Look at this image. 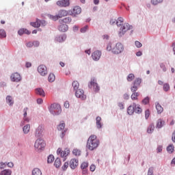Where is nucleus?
Masks as SVG:
<instances>
[{"label":"nucleus","instance_id":"49530a36","mask_svg":"<svg viewBox=\"0 0 175 175\" xmlns=\"http://www.w3.org/2000/svg\"><path fill=\"white\" fill-rule=\"evenodd\" d=\"M135 79V75L129 74L127 77L128 81H132Z\"/></svg>","mask_w":175,"mask_h":175},{"label":"nucleus","instance_id":"58836bf2","mask_svg":"<svg viewBox=\"0 0 175 175\" xmlns=\"http://www.w3.org/2000/svg\"><path fill=\"white\" fill-rule=\"evenodd\" d=\"M140 84H142V79L137 78L135 80L133 85H137V87H139Z\"/></svg>","mask_w":175,"mask_h":175},{"label":"nucleus","instance_id":"680f3d73","mask_svg":"<svg viewBox=\"0 0 175 175\" xmlns=\"http://www.w3.org/2000/svg\"><path fill=\"white\" fill-rule=\"evenodd\" d=\"M95 169H96V167L95 166V165H90V171L91 172H95Z\"/></svg>","mask_w":175,"mask_h":175},{"label":"nucleus","instance_id":"864d4df0","mask_svg":"<svg viewBox=\"0 0 175 175\" xmlns=\"http://www.w3.org/2000/svg\"><path fill=\"white\" fill-rule=\"evenodd\" d=\"M154 173V167H150L148 172V175H152Z\"/></svg>","mask_w":175,"mask_h":175},{"label":"nucleus","instance_id":"338daca9","mask_svg":"<svg viewBox=\"0 0 175 175\" xmlns=\"http://www.w3.org/2000/svg\"><path fill=\"white\" fill-rule=\"evenodd\" d=\"M27 47H33V42H27Z\"/></svg>","mask_w":175,"mask_h":175},{"label":"nucleus","instance_id":"ea45409f","mask_svg":"<svg viewBox=\"0 0 175 175\" xmlns=\"http://www.w3.org/2000/svg\"><path fill=\"white\" fill-rule=\"evenodd\" d=\"M31 126H29V124H27L25 126H24L23 127V132L24 133L27 134L29 132V129H30Z\"/></svg>","mask_w":175,"mask_h":175},{"label":"nucleus","instance_id":"79ce46f5","mask_svg":"<svg viewBox=\"0 0 175 175\" xmlns=\"http://www.w3.org/2000/svg\"><path fill=\"white\" fill-rule=\"evenodd\" d=\"M137 96H139V92H135L131 95L132 100H137Z\"/></svg>","mask_w":175,"mask_h":175},{"label":"nucleus","instance_id":"dca6fc26","mask_svg":"<svg viewBox=\"0 0 175 175\" xmlns=\"http://www.w3.org/2000/svg\"><path fill=\"white\" fill-rule=\"evenodd\" d=\"M58 131H62V137H64L65 136V132L66 131V129H65V122H62L59 125L57 126Z\"/></svg>","mask_w":175,"mask_h":175},{"label":"nucleus","instance_id":"e2e57ef3","mask_svg":"<svg viewBox=\"0 0 175 175\" xmlns=\"http://www.w3.org/2000/svg\"><path fill=\"white\" fill-rule=\"evenodd\" d=\"M7 166L8 167H13L14 166V164L12 162H9L7 163Z\"/></svg>","mask_w":175,"mask_h":175},{"label":"nucleus","instance_id":"0eeeda50","mask_svg":"<svg viewBox=\"0 0 175 175\" xmlns=\"http://www.w3.org/2000/svg\"><path fill=\"white\" fill-rule=\"evenodd\" d=\"M89 88H93L95 92H98L100 90L99 85H98V83H96V79H93L91 80L89 84Z\"/></svg>","mask_w":175,"mask_h":175},{"label":"nucleus","instance_id":"4c0bfd02","mask_svg":"<svg viewBox=\"0 0 175 175\" xmlns=\"http://www.w3.org/2000/svg\"><path fill=\"white\" fill-rule=\"evenodd\" d=\"M122 23H124V18H122V17L118 18L116 21V25L118 27L122 25Z\"/></svg>","mask_w":175,"mask_h":175},{"label":"nucleus","instance_id":"cd10ccee","mask_svg":"<svg viewBox=\"0 0 175 175\" xmlns=\"http://www.w3.org/2000/svg\"><path fill=\"white\" fill-rule=\"evenodd\" d=\"M72 154L75 157H80V155H81V150H80L79 149L75 148L72 150Z\"/></svg>","mask_w":175,"mask_h":175},{"label":"nucleus","instance_id":"a18cd8bd","mask_svg":"<svg viewBox=\"0 0 175 175\" xmlns=\"http://www.w3.org/2000/svg\"><path fill=\"white\" fill-rule=\"evenodd\" d=\"M143 105H148L150 103V97H146L142 100Z\"/></svg>","mask_w":175,"mask_h":175},{"label":"nucleus","instance_id":"f8f14e48","mask_svg":"<svg viewBox=\"0 0 175 175\" xmlns=\"http://www.w3.org/2000/svg\"><path fill=\"white\" fill-rule=\"evenodd\" d=\"M81 13V8L79 5H75L72 10L71 16H73L74 17H76L78 14H80Z\"/></svg>","mask_w":175,"mask_h":175},{"label":"nucleus","instance_id":"8fccbe9b","mask_svg":"<svg viewBox=\"0 0 175 175\" xmlns=\"http://www.w3.org/2000/svg\"><path fill=\"white\" fill-rule=\"evenodd\" d=\"M163 0H152L151 3H152V5H158V3H161V2H163Z\"/></svg>","mask_w":175,"mask_h":175},{"label":"nucleus","instance_id":"4468645a","mask_svg":"<svg viewBox=\"0 0 175 175\" xmlns=\"http://www.w3.org/2000/svg\"><path fill=\"white\" fill-rule=\"evenodd\" d=\"M67 16H69V11L66 10H60L57 12V17H59V18H62L63 17H66Z\"/></svg>","mask_w":175,"mask_h":175},{"label":"nucleus","instance_id":"13d9d810","mask_svg":"<svg viewBox=\"0 0 175 175\" xmlns=\"http://www.w3.org/2000/svg\"><path fill=\"white\" fill-rule=\"evenodd\" d=\"M6 165L7 163H3V162H1L0 163V169H5V167H6Z\"/></svg>","mask_w":175,"mask_h":175},{"label":"nucleus","instance_id":"ddd939ff","mask_svg":"<svg viewBox=\"0 0 175 175\" xmlns=\"http://www.w3.org/2000/svg\"><path fill=\"white\" fill-rule=\"evenodd\" d=\"M69 166L70 169L75 170L79 166V159H72L70 161Z\"/></svg>","mask_w":175,"mask_h":175},{"label":"nucleus","instance_id":"f257e3e1","mask_svg":"<svg viewBox=\"0 0 175 175\" xmlns=\"http://www.w3.org/2000/svg\"><path fill=\"white\" fill-rule=\"evenodd\" d=\"M99 146V139H98L96 135H92L88 139L86 147L90 151H94V150L98 148Z\"/></svg>","mask_w":175,"mask_h":175},{"label":"nucleus","instance_id":"4d7b16f0","mask_svg":"<svg viewBox=\"0 0 175 175\" xmlns=\"http://www.w3.org/2000/svg\"><path fill=\"white\" fill-rule=\"evenodd\" d=\"M145 117H146V119L148 120V117H150V110L149 109H147L146 111H145Z\"/></svg>","mask_w":175,"mask_h":175},{"label":"nucleus","instance_id":"1a4fd4ad","mask_svg":"<svg viewBox=\"0 0 175 175\" xmlns=\"http://www.w3.org/2000/svg\"><path fill=\"white\" fill-rule=\"evenodd\" d=\"M75 96L77 98H79V99H81L82 100H84L87 98V96L84 94V90L79 89L75 92Z\"/></svg>","mask_w":175,"mask_h":175},{"label":"nucleus","instance_id":"a878e982","mask_svg":"<svg viewBox=\"0 0 175 175\" xmlns=\"http://www.w3.org/2000/svg\"><path fill=\"white\" fill-rule=\"evenodd\" d=\"M163 125H165V121L162 120V119H159L157 122V128L161 129Z\"/></svg>","mask_w":175,"mask_h":175},{"label":"nucleus","instance_id":"c03bdc74","mask_svg":"<svg viewBox=\"0 0 175 175\" xmlns=\"http://www.w3.org/2000/svg\"><path fill=\"white\" fill-rule=\"evenodd\" d=\"M88 167V162H83L81 165V169L84 170V169H87Z\"/></svg>","mask_w":175,"mask_h":175},{"label":"nucleus","instance_id":"393cba45","mask_svg":"<svg viewBox=\"0 0 175 175\" xmlns=\"http://www.w3.org/2000/svg\"><path fill=\"white\" fill-rule=\"evenodd\" d=\"M96 126H97L98 129H100V128H102V123H101L102 118L98 116L96 118Z\"/></svg>","mask_w":175,"mask_h":175},{"label":"nucleus","instance_id":"6e6d98bb","mask_svg":"<svg viewBox=\"0 0 175 175\" xmlns=\"http://www.w3.org/2000/svg\"><path fill=\"white\" fill-rule=\"evenodd\" d=\"M135 46H136V47H137V49H140V47H142V46H143V44H142V42H140L139 41H135Z\"/></svg>","mask_w":175,"mask_h":175},{"label":"nucleus","instance_id":"39448f33","mask_svg":"<svg viewBox=\"0 0 175 175\" xmlns=\"http://www.w3.org/2000/svg\"><path fill=\"white\" fill-rule=\"evenodd\" d=\"M57 154L59 155L60 154V157L62 158H66L70 154V150L68 148H66L64 150H62L61 148H59L57 150Z\"/></svg>","mask_w":175,"mask_h":175},{"label":"nucleus","instance_id":"bf43d9fd","mask_svg":"<svg viewBox=\"0 0 175 175\" xmlns=\"http://www.w3.org/2000/svg\"><path fill=\"white\" fill-rule=\"evenodd\" d=\"M160 67L161 68V69H163V72H166V67L165 66V64L161 63L160 64Z\"/></svg>","mask_w":175,"mask_h":175},{"label":"nucleus","instance_id":"3c124183","mask_svg":"<svg viewBox=\"0 0 175 175\" xmlns=\"http://www.w3.org/2000/svg\"><path fill=\"white\" fill-rule=\"evenodd\" d=\"M87 29H88V25H85V27H82L80 31L81 33H84L85 32H87Z\"/></svg>","mask_w":175,"mask_h":175},{"label":"nucleus","instance_id":"052dcab7","mask_svg":"<svg viewBox=\"0 0 175 175\" xmlns=\"http://www.w3.org/2000/svg\"><path fill=\"white\" fill-rule=\"evenodd\" d=\"M39 41H34L33 42V46H34V47H39Z\"/></svg>","mask_w":175,"mask_h":175},{"label":"nucleus","instance_id":"c9c22d12","mask_svg":"<svg viewBox=\"0 0 175 175\" xmlns=\"http://www.w3.org/2000/svg\"><path fill=\"white\" fill-rule=\"evenodd\" d=\"M134 110H135V113L140 114L143 111V109L140 107V105H137L134 107Z\"/></svg>","mask_w":175,"mask_h":175},{"label":"nucleus","instance_id":"37998d69","mask_svg":"<svg viewBox=\"0 0 175 175\" xmlns=\"http://www.w3.org/2000/svg\"><path fill=\"white\" fill-rule=\"evenodd\" d=\"M47 162L48 163H53V162H54V156L53 154L48 157Z\"/></svg>","mask_w":175,"mask_h":175},{"label":"nucleus","instance_id":"7c9ffc66","mask_svg":"<svg viewBox=\"0 0 175 175\" xmlns=\"http://www.w3.org/2000/svg\"><path fill=\"white\" fill-rule=\"evenodd\" d=\"M32 175H42V171L39 168H34L32 171Z\"/></svg>","mask_w":175,"mask_h":175},{"label":"nucleus","instance_id":"f03ea898","mask_svg":"<svg viewBox=\"0 0 175 175\" xmlns=\"http://www.w3.org/2000/svg\"><path fill=\"white\" fill-rule=\"evenodd\" d=\"M46 147V142L42 139H38L36 140V142L34 144V148L36 151L41 152L44 150V148Z\"/></svg>","mask_w":175,"mask_h":175},{"label":"nucleus","instance_id":"09e8293b","mask_svg":"<svg viewBox=\"0 0 175 175\" xmlns=\"http://www.w3.org/2000/svg\"><path fill=\"white\" fill-rule=\"evenodd\" d=\"M163 90L164 91H169V90H170V85L169 83H165L163 85Z\"/></svg>","mask_w":175,"mask_h":175},{"label":"nucleus","instance_id":"de8ad7c7","mask_svg":"<svg viewBox=\"0 0 175 175\" xmlns=\"http://www.w3.org/2000/svg\"><path fill=\"white\" fill-rule=\"evenodd\" d=\"M0 38H6V31L3 29H0Z\"/></svg>","mask_w":175,"mask_h":175},{"label":"nucleus","instance_id":"4be33fe9","mask_svg":"<svg viewBox=\"0 0 175 175\" xmlns=\"http://www.w3.org/2000/svg\"><path fill=\"white\" fill-rule=\"evenodd\" d=\"M68 28L67 25L62 24L59 26L58 29L60 32H66V31H68Z\"/></svg>","mask_w":175,"mask_h":175},{"label":"nucleus","instance_id":"c756f323","mask_svg":"<svg viewBox=\"0 0 175 175\" xmlns=\"http://www.w3.org/2000/svg\"><path fill=\"white\" fill-rule=\"evenodd\" d=\"M0 175H12V170H3L0 172Z\"/></svg>","mask_w":175,"mask_h":175},{"label":"nucleus","instance_id":"2eb2a0df","mask_svg":"<svg viewBox=\"0 0 175 175\" xmlns=\"http://www.w3.org/2000/svg\"><path fill=\"white\" fill-rule=\"evenodd\" d=\"M100 55H102V52L96 51L92 54V58L94 59V61H99Z\"/></svg>","mask_w":175,"mask_h":175},{"label":"nucleus","instance_id":"603ef678","mask_svg":"<svg viewBox=\"0 0 175 175\" xmlns=\"http://www.w3.org/2000/svg\"><path fill=\"white\" fill-rule=\"evenodd\" d=\"M139 86H137L136 85H134L133 84V87H131V91H132V92H136V91H137V88H138Z\"/></svg>","mask_w":175,"mask_h":175},{"label":"nucleus","instance_id":"6e6552de","mask_svg":"<svg viewBox=\"0 0 175 175\" xmlns=\"http://www.w3.org/2000/svg\"><path fill=\"white\" fill-rule=\"evenodd\" d=\"M38 72L40 73V76H46L47 72V67L44 65H40L38 67Z\"/></svg>","mask_w":175,"mask_h":175},{"label":"nucleus","instance_id":"b1692460","mask_svg":"<svg viewBox=\"0 0 175 175\" xmlns=\"http://www.w3.org/2000/svg\"><path fill=\"white\" fill-rule=\"evenodd\" d=\"M30 25L34 28H39V27H40V20L37 18L36 22H31L30 23Z\"/></svg>","mask_w":175,"mask_h":175},{"label":"nucleus","instance_id":"a211bd4d","mask_svg":"<svg viewBox=\"0 0 175 175\" xmlns=\"http://www.w3.org/2000/svg\"><path fill=\"white\" fill-rule=\"evenodd\" d=\"M56 42H59V43H62V42H65L66 40V35L63 34L62 36H57L55 38Z\"/></svg>","mask_w":175,"mask_h":175},{"label":"nucleus","instance_id":"9b49d317","mask_svg":"<svg viewBox=\"0 0 175 175\" xmlns=\"http://www.w3.org/2000/svg\"><path fill=\"white\" fill-rule=\"evenodd\" d=\"M52 107H55L53 112L52 111V114H53V116H58L61 114L62 109H61V106L59 105H52Z\"/></svg>","mask_w":175,"mask_h":175},{"label":"nucleus","instance_id":"bb28decb","mask_svg":"<svg viewBox=\"0 0 175 175\" xmlns=\"http://www.w3.org/2000/svg\"><path fill=\"white\" fill-rule=\"evenodd\" d=\"M48 17L50 18V20H53V21H57L59 20L57 14L56 15L48 14Z\"/></svg>","mask_w":175,"mask_h":175},{"label":"nucleus","instance_id":"f704fd0d","mask_svg":"<svg viewBox=\"0 0 175 175\" xmlns=\"http://www.w3.org/2000/svg\"><path fill=\"white\" fill-rule=\"evenodd\" d=\"M167 151L170 154H172V152H173V151H174V146H173V144H170V146H168L167 147Z\"/></svg>","mask_w":175,"mask_h":175},{"label":"nucleus","instance_id":"9d476101","mask_svg":"<svg viewBox=\"0 0 175 175\" xmlns=\"http://www.w3.org/2000/svg\"><path fill=\"white\" fill-rule=\"evenodd\" d=\"M10 79L12 81L18 83V81H21V75L18 72H14L11 75Z\"/></svg>","mask_w":175,"mask_h":175},{"label":"nucleus","instance_id":"412c9836","mask_svg":"<svg viewBox=\"0 0 175 175\" xmlns=\"http://www.w3.org/2000/svg\"><path fill=\"white\" fill-rule=\"evenodd\" d=\"M36 94L37 95H40V96H46V94L44 93V90L42 88L36 89Z\"/></svg>","mask_w":175,"mask_h":175},{"label":"nucleus","instance_id":"473e14b6","mask_svg":"<svg viewBox=\"0 0 175 175\" xmlns=\"http://www.w3.org/2000/svg\"><path fill=\"white\" fill-rule=\"evenodd\" d=\"M154 129H155V126H154V124H151L147 129V132L148 133H152L154 132Z\"/></svg>","mask_w":175,"mask_h":175},{"label":"nucleus","instance_id":"7ed1b4c3","mask_svg":"<svg viewBox=\"0 0 175 175\" xmlns=\"http://www.w3.org/2000/svg\"><path fill=\"white\" fill-rule=\"evenodd\" d=\"M122 51H124V45H122L121 42H118L112 49L113 54H121Z\"/></svg>","mask_w":175,"mask_h":175},{"label":"nucleus","instance_id":"e433bc0d","mask_svg":"<svg viewBox=\"0 0 175 175\" xmlns=\"http://www.w3.org/2000/svg\"><path fill=\"white\" fill-rule=\"evenodd\" d=\"M54 165L55 167H59V166H61V159L59 158H57L55 161Z\"/></svg>","mask_w":175,"mask_h":175},{"label":"nucleus","instance_id":"423d86ee","mask_svg":"<svg viewBox=\"0 0 175 175\" xmlns=\"http://www.w3.org/2000/svg\"><path fill=\"white\" fill-rule=\"evenodd\" d=\"M56 5H57L59 8H68L70 6V0H59L56 2Z\"/></svg>","mask_w":175,"mask_h":175},{"label":"nucleus","instance_id":"72a5a7b5","mask_svg":"<svg viewBox=\"0 0 175 175\" xmlns=\"http://www.w3.org/2000/svg\"><path fill=\"white\" fill-rule=\"evenodd\" d=\"M6 103H8V105H10V106H12V105H13V103H14L13 98H12V96H8L6 97Z\"/></svg>","mask_w":175,"mask_h":175},{"label":"nucleus","instance_id":"0e129e2a","mask_svg":"<svg viewBox=\"0 0 175 175\" xmlns=\"http://www.w3.org/2000/svg\"><path fill=\"white\" fill-rule=\"evenodd\" d=\"M107 50L108 51H111L112 49H111V44H108L107 46Z\"/></svg>","mask_w":175,"mask_h":175},{"label":"nucleus","instance_id":"2f4dec72","mask_svg":"<svg viewBox=\"0 0 175 175\" xmlns=\"http://www.w3.org/2000/svg\"><path fill=\"white\" fill-rule=\"evenodd\" d=\"M62 22L65 24H70L72 23V17L68 16L62 19Z\"/></svg>","mask_w":175,"mask_h":175},{"label":"nucleus","instance_id":"5fc2aeb1","mask_svg":"<svg viewBox=\"0 0 175 175\" xmlns=\"http://www.w3.org/2000/svg\"><path fill=\"white\" fill-rule=\"evenodd\" d=\"M68 167H69V163H67V162L64 163V164L62 167L63 170H67Z\"/></svg>","mask_w":175,"mask_h":175},{"label":"nucleus","instance_id":"20e7f679","mask_svg":"<svg viewBox=\"0 0 175 175\" xmlns=\"http://www.w3.org/2000/svg\"><path fill=\"white\" fill-rule=\"evenodd\" d=\"M129 29H132V26L129 25V23H124V25L121 26L120 31H119V36H123L125 35V33Z\"/></svg>","mask_w":175,"mask_h":175},{"label":"nucleus","instance_id":"c85d7f7f","mask_svg":"<svg viewBox=\"0 0 175 175\" xmlns=\"http://www.w3.org/2000/svg\"><path fill=\"white\" fill-rule=\"evenodd\" d=\"M72 87L75 91H77L79 90V87H80V84L77 81H74L72 82Z\"/></svg>","mask_w":175,"mask_h":175},{"label":"nucleus","instance_id":"a19ab883","mask_svg":"<svg viewBox=\"0 0 175 175\" xmlns=\"http://www.w3.org/2000/svg\"><path fill=\"white\" fill-rule=\"evenodd\" d=\"M49 81H50L51 83H53V81H54L55 80V75H54V74H50L49 75V78H48Z\"/></svg>","mask_w":175,"mask_h":175},{"label":"nucleus","instance_id":"774afa93","mask_svg":"<svg viewBox=\"0 0 175 175\" xmlns=\"http://www.w3.org/2000/svg\"><path fill=\"white\" fill-rule=\"evenodd\" d=\"M172 142H174V143H175V131L172 133Z\"/></svg>","mask_w":175,"mask_h":175},{"label":"nucleus","instance_id":"f3484780","mask_svg":"<svg viewBox=\"0 0 175 175\" xmlns=\"http://www.w3.org/2000/svg\"><path fill=\"white\" fill-rule=\"evenodd\" d=\"M135 107H136V103H133L132 105H130L127 109V113L129 114V116H132L133 113H135Z\"/></svg>","mask_w":175,"mask_h":175},{"label":"nucleus","instance_id":"5701e85b","mask_svg":"<svg viewBox=\"0 0 175 175\" xmlns=\"http://www.w3.org/2000/svg\"><path fill=\"white\" fill-rule=\"evenodd\" d=\"M18 35H24V33H26V35H30L31 31H29L27 29H21L18 31Z\"/></svg>","mask_w":175,"mask_h":175},{"label":"nucleus","instance_id":"6ab92c4d","mask_svg":"<svg viewBox=\"0 0 175 175\" xmlns=\"http://www.w3.org/2000/svg\"><path fill=\"white\" fill-rule=\"evenodd\" d=\"M43 131H44L43 127H42V126H39L36 130V133H35L36 137H40L42 133H43Z\"/></svg>","mask_w":175,"mask_h":175},{"label":"nucleus","instance_id":"69168bd1","mask_svg":"<svg viewBox=\"0 0 175 175\" xmlns=\"http://www.w3.org/2000/svg\"><path fill=\"white\" fill-rule=\"evenodd\" d=\"M69 106H70L69 102L68 101H66L64 103V107H66V109H69Z\"/></svg>","mask_w":175,"mask_h":175},{"label":"nucleus","instance_id":"aec40b11","mask_svg":"<svg viewBox=\"0 0 175 175\" xmlns=\"http://www.w3.org/2000/svg\"><path fill=\"white\" fill-rule=\"evenodd\" d=\"M156 109L158 114H161L163 112V107L159 104V103H156Z\"/></svg>","mask_w":175,"mask_h":175}]
</instances>
